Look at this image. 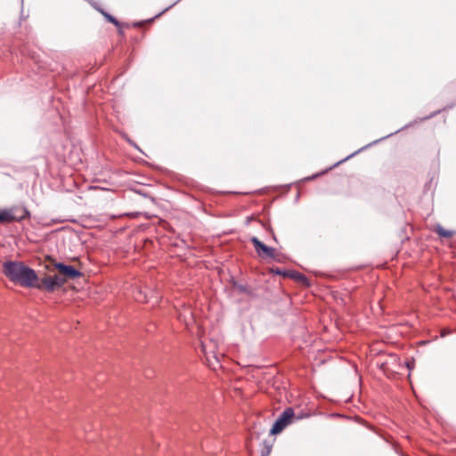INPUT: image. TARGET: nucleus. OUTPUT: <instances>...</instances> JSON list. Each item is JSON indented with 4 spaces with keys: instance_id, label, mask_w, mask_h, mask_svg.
Segmentation results:
<instances>
[{
    "instance_id": "nucleus-1",
    "label": "nucleus",
    "mask_w": 456,
    "mask_h": 456,
    "mask_svg": "<svg viewBox=\"0 0 456 456\" xmlns=\"http://www.w3.org/2000/svg\"><path fill=\"white\" fill-rule=\"evenodd\" d=\"M4 274L12 281L24 288H31L37 279V273L23 262L6 261L3 264Z\"/></svg>"
},
{
    "instance_id": "nucleus-2",
    "label": "nucleus",
    "mask_w": 456,
    "mask_h": 456,
    "mask_svg": "<svg viewBox=\"0 0 456 456\" xmlns=\"http://www.w3.org/2000/svg\"><path fill=\"white\" fill-rule=\"evenodd\" d=\"M201 352L209 368L216 370L221 367L223 354L217 350V343L213 339L201 341Z\"/></svg>"
},
{
    "instance_id": "nucleus-3",
    "label": "nucleus",
    "mask_w": 456,
    "mask_h": 456,
    "mask_svg": "<svg viewBox=\"0 0 456 456\" xmlns=\"http://www.w3.org/2000/svg\"><path fill=\"white\" fill-rule=\"evenodd\" d=\"M66 282V279L62 278L58 274L45 275L44 278L39 279L37 275V279L34 281L32 288L39 290H45L47 292H53L56 289H61Z\"/></svg>"
},
{
    "instance_id": "nucleus-4",
    "label": "nucleus",
    "mask_w": 456,
    "mask_h": 456,
    "mask_svg": "<svg viewBox=\"0 0 456 456\" xmlns=\"http://www.w3.org/2000/svg\"><path fill=\"white\" fill-rule=\"evenodd\" d=\"M29 216L25 208L13 207L0 210V223L20 222Z\"/></svg>"
},
{
    "instance_id": "nucleus-5",
    "label": "nucleus",
    "mask_w": 456,
    "mask_h": 456,
    "mask_svg": "<svg viewBox=\"0 0 456 456\" xmlns=\"http://www.w3.org/2000/svg\"><path fill=\"white\" fill-rule=\"evenodd\" d=\"M294 416L295 414L292 408L285 409L275 420L270 433L272 435L281 433L288 425L292 423Z\"/></svg>"
},
{
    "instance_id": "nucleus-6",
    "label": "nucleus",
    "mask_w": 456,
    "mask_h": 456,
    "mask_svg": "<svg viewBox=\"0 0 456 456\" xmlns=\"http://www.w3.org/2000/svg\"><path fill=\"white\" fill-rule=\"evenodd\" d=\"M250 241L253 244L255 250L259 256L271 259L276 258L275 248L266 246L265 243L260 241L256 237H252L250 239Z\"/></svg>"
},
{
    "instance_id": "nucleus-7",
    "label": "nucleus",
    "mask_w": 456,
    "mask_h": 456,
    "mask_svg": "<svg viewBox=\"0 0 456 456\" xmlns=\"http://www.w3.org/2000/svg\"><path fill=\"white\" fill-rule=\"evenodd\" d=\"M54 266L59 271V275L66 279V281L68 279H75L81 276V273L72 265H66L62 263H57L54 265Z\"/></svg>"
},
{
    "instance_id": "nucleus-8",
    "label": "nucleus",
    "mask_w": 456,
    "mask_h": 456,
    "mask_svg": "<svg viewBox=\"0 0 456 456\" xmlns=\"http://www.w3.org/2000/svg\"><path fill=\"white\" fill-rule=\"evenodd\" d=\"M177 317L187 328L194 323V315L189 305H183V308L178 311Z\"/></svg>"
},
{
    "instance_id": "nucleus-9",
    "label": "nucleus",
    "mask_w": 456,
    "mask_h": 456,
    "mask_svg": "<svg viewBox=\"0 0 456 456\" xmlns=\"http://www.w3.org/2000/svg\"><path fill=\"white\" fill-rule=\"evenodd\" d=\"M234 288L240 293H244L248 296H253L252 289L245 284H234Z\"/></svg>"
},
{
    "instance_id": "nucleus-10",
    "label": "nucleus",
    "mask_w": 456,
    "mask_h": 456,
    "mask_svg": "<svg viewBox=\"0 0 456 456\" xmlns=\"http://www.w3.org/2000/svg\"><path fill=\"white\" fill-rule=\"evenodd\" d=\"M436 232L441 236V237H444V238H451L452 237L453 235V232L452 231H448V230H445L444 229L441 225H438L436 228Z\"/></svg>"
},
{
    "instance_id": "nucleus-11",
    "label": "nucleus",
    "mask_w": 456,
    "mask_h": 456,
    "mask_svg": "<svg viewBox=\"0 0 456 456\" xmlns=\"http://www.w3.org/2000/svg\"><path fill=\"white\" fill-rule=\"evenodd\" d=\"M101 12L102 13V15L105 17V19L108 21L114 24L116 27H119L120 23L118 21V20L115 17H113L112 15H110V13H108L104 11H101Z\"/></svg>"
},
{
    "instance_id": "nucleus-12",
    "label": "nucleus",
    "mask_w": 456,
    "mask_h": 456,
    "mask_svg": "<svg viewBox=\"0 0 456 456\" xmlns=\"http://www.w3.org/2000/svg\"><path fill=\"white\" fill-rule=\"evenodd\" d=\"M135 300L139 302H148L147 296L143 294L141 290L138 291V294L134 296Z\"/></svg>"
},
{
    "instance_id": "nucleus-13",
    "label": "nucleus",
    "mask_w": 456,
    "mask_h": 456,
    "mask_svg": "<svg viewBox=\"0 0 456 456\" xmlns=\"http://www.w3.org/2000/svg\"><path fill=\"white\" fill-rule=\"evenodd\" d=\"M271 452V449L269 447H266L263 452L261 456H269Z\"/></svg>"
},
{
    "instance_id": "nucleus-14",
    "label": "nucleus",
    "mask_w": 456,
    "mask_h": 456,
    "mask_svg": "<svg viewBox=\"0 0 456 456\" xmlns=\"http://www.w3.org/2000/svg\"><path fill=\"white\" fill-rule=\"evenodd\" d=\"M299 278H300V279H303V280H305V276H304V275H301V274L299 275Z\"/></svg>"
},
{
    "instance_id": "nucleus-15",
    "label": "nucleus",
    "mask_w": 456,
    "mask_h": 456,
    "mask_svg": "<svg viewBox=\"0 0 456 456\" xmlns=\"http://www.w3.org/2000/svg\"><path fill=\"white\" fill-rule=\"evenodd\" d=\"M173 5H174V4H172V5H171V7H172ZM169 8H170V6H169V7H167V8L163 11V12H164L165 11H167V10H169Z\"/></svg>"
}]
</instances>
